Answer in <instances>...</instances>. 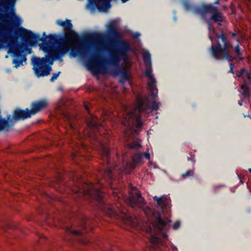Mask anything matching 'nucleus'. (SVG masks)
<instances>
[{
  "label": "nucleus",
  "instance_id": "f257e3e1",
  "mask_svg": "<svg viewBox=\"0 0 251 251\" xmlns=\"http://www.w3.org/2000/svg\"><path fill=\"white\" fill-rule=\"evenodd\" d=\"M16 0H0V49L6 48L8 52L16 53L17 38L15 29L22 23L16 14Z\"/></svg>",
  "mask_w": 251,
  "mask_h": 251
},
{
  "label": "nucleus",
  "instance_id": "f03ea898",
  "mask_svg": "<svg viewBox=\"0 0 251 251\" xmlns=\"http://www.w3.org/2000/svg\"><path fill=\"white\" fill-rule=\"evenodd\" d=\"M145 215L149 220V227L147 232L151 234L150 240L152 248L156 250L163 246V241L160 237L165 239L168 235L165 231L170 227L171 221L167 218L162 219L160 212L153 211L149 207L144 209Z\"/></svg>",
  "mask_w": 251,
  "mask_h": 251
},
{
  "label": "nucleus",
  "instance_id": "7ed1b4c3",
  "mask_svg": "<svg viewBox=\"0 0 251 251\" xmlns=\"http://www.w3.org/2000/svg\"><path fill=\"white\" fill-rule=\"evenodd\" d=\"M78 35L74 31L68 33L66 34V41L69 45L58 46L55 47L51 39L47 41V38L42 40L40 45V48L48 55L52 58H57L63 56L70 50V48L75 45L78 41Z\"/></svg>",
  "mask_w": 251,
  "mask_h": 251
},
{
  "label": "nucleus",
  "instance_id": "20e7f679",
  "mask_svg": "<svg viewBox=\"0 0 251 251\" xmlns=\"http://www.w3.org/2000/svg\"><path fill=\"white\" fill-rule=\"evenodd\" d=\"M159 107V103L155 101H153L152 104L150 105L149 103L148 100L147 99H138L135 107L131 111L127 112V109H125L127 112V115L124 118L122 121L123 125H127L128 126H134L137 128H140L142 126L140 118V113L141 111H147L149 109L152 110H156Z\"/></svg>",
  "mask_w": 251,
  "mask_h": 251
},
{
  "label": "nucleus",
  "instance_id": "39448f33",
  "mask_svg": "<svg viewBox=\"0 0 251 251\" xmlns=\"http://www.w3.org/2000/svg\"><path fill=\"white\" fill-rule=\"evenodd\" d=\"M216 46L212 45L211 47L212 56L216 59H226L232 61L233 57L228 55V48L229 44L227 42L224 35L218 36Z\"/></svg>",
  "mask_w": 251,
  "mask_h": 251
},
{
  "label": "nucleus",
  "instance_id": "423d86ee",
  "mask_svg": "<svg viewBox=\"0 0 251 251\" xmlns=\"http://www.w3.org/2000/svg\"><path fill=\"white\" fill-rule=\"evenodd\" d=\"M106 34L103 33L98 34L96 37V43L99 49L107 48V46L110 44L108 40L109 36H112L114 38H121L122 36L117 31V27L116 25L115 21H111L107 27Z\"/></svg>",
  "mask_w": 251,
  "mask_h": 251
},
{
  "label": "nucleus",
  "instance_id": "0eeeda50",
  "mask_svg": "<svg viewBox=\"0 0 251 251\" xmlns=\"http://www.w3.org/2000/svg\"><path fill=\"white\" fill-rule=\"evenodd\" d=\"M144 61L147 66L144 74L149 78L148 89L151 91L152 96L155 97L157 94V89L156 86V80L152 74L151 67V54L148 51L144 52L143 54Z\"/></svg>",
  "mask_w": 251,
  "mask_h": 251
},
{
  "label": "nucleus",
  "instance_id": "6e6552de",
  "mask_svg": "<svg viewBox=\"0 0 251 251\" xmlns=\"http://www.w3.org/2000/svg\"><path fill=\"white\" fill-rule=\"evenodd\" d=\"M31 60L33 66V69L38 77L47 76L50 74L51 68L47 65L48 60L46 56L41 58L34 56Z\"/></svg>",
  "mask_w": 251,
  "mask_h": 251
},
{
  "label": "nucleus",
  "instance_id": "1a4fd4ad",
  "mask_svg": "<svg viewBox=\"0 0 251 251\" xmlns=\"http://www.w3.org/2000/svg\"><path fill=\"white\" fill-rule=\"evenodd\" d=\"M194 12L199 14L204 19V16L207 13H211V19L215 22H222L223 16L221 12L218 11L217 8L211 4L203 5L201 8H195Z\"/></svg>",
  "mask_w": 251,
  "mask_h": 251
},
{
  "label": "nucleus",
  "instance_id": "9d476101",
  "mask_svg": "<svg viewBox=\"0 0 251 251\" xmlns=\"http://www.w3.org/2000/svg\"><path fill=\"white\" fill-rule=\"evenodd\" d=\"M120 50L119 52L114 50L111 52L112 59L113 62L118 63L119 61L120 57L123 56V59L126 63L127 67L129 68L131 66V63L128 61L127 56L126 52L130 49L129 45L126 42H123L120 45Z\"/></svg>",
  "mask_w": 251,
  "mask_h": 251
},
{
  "label": "nucleus",
  "instance_id": "9b49d317",
  "mask_svg": "<svg viewBox=\"0 0 251 251\" xmlns=\"http://www.w3.org/2000/svg\"><path fill=\"white\" fill-rule=\"evenodd\" d=\"M128 204L133 208H143L144 201L137 189L134 188L129 193Z\"/></svg>",
  "mask_w": 251,
  "mask_h": 251
},
{
  "label": "nucleus",
  "instance_id": "f8f14e48",
  "mask_svg": "<svg viewBox=\"0 0 251 251\" xmlns=\"http://www.w3.org/2000/svg\"><path fill=\"white\" fill-rule=\"evenodd\" d=\"M32 114L30 113V110L26 108L25 110H23L20 109H17L13 114V119L14 120H24L30 118Z\"/></svg>",
  "mask_w": 251,
  "mask_h": 251
},
{
  "label": "nucleus",
  "instance_id": "ddd939ff",
  "mask_svg": "<svg viewBox=\"0 0 251 251\" xmlns=\"http://www.w3.org/2000/svg\"><path fill=\"white\" fill-rule=\"evenodd\" d=\"M48 104L47 101L45 100L34 102L32 103V108L30 110L31 114L34 115L45 107Z\"/></svg>",
  "mask_w": 251,
  "mask_h": 251
},
{
  "label": "nucleus",
  "instance_id": "4468645a",
  "mask_svg": "<svg viewBox=\"0 0 251 251\" xmlns=\"http://www.w3.org/2000/svg\"><path fill=\"white\" fill-rule=\"evenodd\" d=\"M82 193L83 195H90L98 199H100L102 197L101 192L92 184L89 186V190L83 191Z\"/></svg>",
  "mask_w": 251,
  "mask_h": 251
},
{
  "label": "nucleus",
  "instance_id": "2eb2a0df",
  "mask_svg": "<svg viewBox=\"0 0 251 251\" xmlns=\"http://www.w3.org/2000/svg\"><path fill=\"white\" fill-rule=\"evenodd\" d=\"M238 77H241L245 84L251 83V73L244 69H242L237 75Z\"/></svg>",
  "mask_w": 251,
  "mask_h": 251
},
{
  "label": "nucleus",
  "instance_id": "dca6fc26",
  "mask_svg": "<svg viewBox=\"0 0 251 251\" xmlns=\"http://www.w3.org/2000/svg\"><path fill=\"white\" fill-rule=\"evenodd\" d=\"M153 200L156 201L158 205L161 208H163V207L168 205L169 203V200L165 196H162L161 197H158L155 196L153 198Z\"/></svg>",
  "mask_w": 251,
  "mask_h": 251
},
{
  "label": "nucleus",
  "instance_id": "f3484780",
  "mask_svg": "<svg viewBox=\"0 0 251 251\" xmlns=\"http://www.w3.org/2000/svg\"><path fill=\"white\" fill-rule=\"evenodd\" d=\"M26 58L24 55L19 54L16 55L13 61V63L15 65V67L17 68L21 65H23V62H25Z\"/></svg>",
  "mask_w": 251,
  "mask_h": 251
},
{
  "label": "nucleus",
  "instance_id": "a211bd4d",
  "mask_svg": "<svg viewBox=\"0 0 251 251\" xmlns=\"http://www.w3.org/2000/svg\"><path fill=\"white\" fill-rule=\"evenodd\" d=\"M56 23L58 25L62 26L65 30H70L73 27L71 21L69 20H66L65 21L58 20Z\"/></svg>",
  "mask_w": 251,
  "mask_h": 251
},
{
  "label": "nucleus",
  "instance_id": "6ab92c4d",
  "mask_svg": "<svg viewBox=\"0 0 251 251\" xmlns=\"http://www.w3.org/2000/svg\"><path fill=\"white\" fill-rule=\"evenodd\" d=\"M22 33L26 37L27 40L31 41L32 39H37L39 38L38 36L35 35L31 31L25 29H22Z\"/></svg>",
  "mask_w": 251,
  "mask_h": 251
},
{
  "label": "nucleus",
  "instance_id": "aec40b11",
  "mask_svg": "<svg viewBox=\"0 0 251 251\" xmlns=\"http://www.w3.org/2000/svg\"><path fill=\"white\" fill-rule=\"evenodd\" d=\"M142 158V154L141 153H137L135 154V155L132 158V162L130 165V168L131 169H134L135 166L141 162Z\"/></svg>",
  "mask_w": 251,
  "mask_h": 251
},
{
  "label": "nucleus",
  "instance_id": "412c9836",
  "mask_svg": "<svg viewBox=\"0 0 251 251\" xmlns=\"http://www.w3.org/2000/svg\"><path fill=\"white\" fill-rule=\"evenodd\" d=\"M120 82L123 84L124 89H126L124 86V84L126 83H127L129 85H130L129 75L127 73L123 74L120 79Z\"/></svg>",
  "mask_w": 251,
  "mask_h": 251
},
{
  "label": "nucleus",
  "instance_id": "4be33fe9",
  "mask_svg": "<svg viewBox=\"0 0 251 251\" xmlns=\"http://www.w3.org/2000/svg\"><path fill=\"white\" fill-rule=\"evenodd\" d=\"M109 153V150L106 146L101 145V155L103 157H105L106 159H108V155Z\"/></svg>",
  "mask_w": 251,
  "mask_h": 251
},
{
  "label": "nucleus",
  "instance_id": "5701e85b",
  "mask_svg": "<svg viewBox=\"0 0 251 251\" xmlns=\"http://www.w3.org/2000/svg\"><path fill=\"white\" fill-rule=\"evenodd\" d=\"M128 222L133 227H136L140 226V223L136 218H129L128 220Z\"/></svg>",
  "mask_w": 251,
  "mask_h": 251
},
{
  "label": "nucleus",
  "instance_id": "b1692460",
  "mask_svg": "<svg viewBox=\"0 0 251 251\" xmlns=\"http://www.w3.org/2000/svg\"><path fill=\"white\" fill-rule=\"evenodd\" d=\"M140 140H136L135 141V142H134L133 143L129 144L128 146H129V147L130 148H132V149H138V148H140L141 147V146L140 145Z\"/></svg>",
  "mask_w": 251,
  "mask_h": 251
},
{
  "label": "nucleus",
  "instance_id": "393cba45",
  "mask_svg": "<svg viewBox=\"0 0 251 251\" xmlns=\"http://www.w3.org/2000/svg\"><path fill=\"white\" fill-rule=\"evenodd\" d=\"M208 29L209 30V37L211 41H213V36L212 35V32L214 33L215 29L210 24V22H208Z\"/></svg>",
  "mask_w": 251,
  "mask_h": 251
},
{
  "label": "nucleus",
  "instance_id": "a878e982",
  "mask_svg": "<svg viewBox=\"0 0 251 251\" xmlns=\"http://www.w3.org/2000/svg\"><path fill=\"white\" fill-rule=\"evenodd\" d=\"M241 88L244 90L243 95L245 97H249L250 96V92L248 87L246 84L242 85L241 86Z\"/></svg>",
  "mask_w": 251,
  "mask_h": 251
},
{
  "label": "nucleus",
  "instance_id": "bb28decb",
  "mask_svg": "<svg viewBox=\"0 0 251 251\" xmlns=\"http://www.w3.org/2000/svg\"><path fill=\"white\" fill-rule=\"evenodd\" d=\"M60 72H58L57 73H54L53 74L52 76L50 78V81L51 82H53L54 81L55 79H57V78L58 77V76H59V74H60Z\"/></svg>",
  "mask_w": 251,
  "mask_h": 251
},
{
  "label": "nucleus",
  "instance_id": "cd10ccee",
  "mask_svg": "<svg viewBox=\"0 0 251 251\" xmlns=\"http://www.w3.org/2000/svg\"><path fill=\"white\" fill-rule=\"evenodd\" d=\"M193 174V171H192V170H189L187 172H186L185 173L183 174L182 175V176L183 177H185L187 176H191Z\"/></svg>",
  "mask_w": 251,
  "mask_h": 251
},
{
  "label": "nucleus",
  "instance_id": "c85d7f7f",
  "mask_svg": "<svg viewBox=\"0 0 251 251\" xmlns=\"http://www.w3.org/2000/svg\"><path fill=\"white\" fill-rule=\"evenodd\" d=\"M180 225V223L179 221L176 222L173 225V228L174 229H177Z\"/></svg>",
  "mask_w": 251,
  "mask_h": 251
},
{
  "label": "nucleus",
  "instance_id": "c756f323",
  "mask_svg": "<svg viewBox=\"0 0 251 251\" xmlns=\"http://www.w3.org/2000/svg\"><path fill=\"white\" fill-rule=\"evenodd\" d=\"M89 126L92 127H96L97 126V124L94 118L93 119V121L89 124Z\"/></svg>",
  "mask_w": 251,
  "mask_h": 251
},
{
  "label": "nucleus",
  "instance_id": "7c9ffc66",
  "mask_svg": "<svg viewBox=\"0 0 251 251\" xmlns=\"http://www.w3.org/2000/svg\"><path fill=\"white\" fill-rule=\"evenodd\" d=\"M68 230H69L70 232L76 235H79L81 233L80 231L76 230H71L69 228L68 229Z\"/></svg>",
  "mask_w": 251,
  "mask_h": 251
},
{
  "label": "nucleus",
  "instance_id": "2f4dec72",
  "mask_svg": "<svg viewBox=\"0 0 251 251\" xmlns=\"http://www.w3.org/2000/svg\"><path fill=\"white\" fill-rule=\"evenodd\" d=\"M77 52H75V50H72L71 52H70V56L71 57H74L77 56Z\"/></svg>",
  "mask_w": 251,
  "mask_h": 251
},
{
  "label": "nucleus",
  "instance_id": "473e14b6",
  "mask_svg": "<svg viewBox=\"0 0 251 251\" xmlns=\"http://www.w3.org/2000/svg\"><path fill=\"white\" fill-rule=\"evenodd\" d=\"M235 50V52H236V53L238 55H240V49H239V46L238 45H237L236 46Z\"/></svg>",
  "mask_w": 251,
  "mask_h": 251
},
{
  "label": "nucleus",
  "instance_id": "72a5a7b5",
  "mask_svg": "<svg viewBox=\"0 0 251 251\" xmlns=\"http://www.w3.org/2000/svg\"><path fill=\"white\" fill-rule=\"evenodd\" d=\"M142 154V155H144L145 157L148 159H149L150 158V154L149 152H144Z\"/></svg>",
  "mask_w": 251,
  "mask_h": 251
},
{
  "label": "nucleus",
  "instance_id": "f704fd0d",
  "mask_svg": "<svg viewBox=\"0 0 251 251\" xmlns=\"http://www.w3.org/2000/svg\"><path fill=\"white\" fill-rule=\"evenodd\" d=\"M183 4L186 10H189V5L187 2H184Z\"/></svg>",
  "mask_w": 251,
  "mask_h": 251
},
{
  "label": "nucleus",
  "instance_id": "c9c22d12",
  "mask_svg": "<svg viewBox=\"0 0 251 251\" xmlns=\"http://www.w3.org/2000/svg\"><path fill=\"white\" fill-rule=\"evenodd\" d=\"M233 68H234V65L231 63H230V71H229L230 72L233 73Z\"/></svg>",
  "mask_w": 251,
  "mask_h": 251
},
{
  "label": "nucleus",
  "instance_id": "e433bc0d",
  "mask_svg": "<svg viewBox=\"0 0 251 251\" xmlns=\"http://www.w3.org/2000/svg\"><path fill=\"white\" fill-rule=\"evenodd\" d=\"M140 36V34L138 33H134L132 34V37L134 38H137Z\"/></svg>",
  "mask_w": 251,
  "mask_h": 251
},
{
  "label": "nucleus",
  "instance_id": "4c0bfd02",
  "mask_svg": "<svg viewBox=\"0 0 251 251\" xmlns=\"http://www.w3.org/2000/svg\"><path fill=\"white\" fill-rule=\"evenodd\" d=\"M110 214H116V215H118V214H117L116 213V212L115 211H114L113 209H110Z\"/></svg>",
  "mask_w": 251,
  "mask_h": 251
},
{
  "label": "nucleus",
  "instance_id": "58836bf2",
  "mask_svg": "<svg viewBox=\"0 0 251 251\" xmlns=\"http://www.w3.org/2000/svg\"><path fill=\"white\" fill-rule=\"evenodd\" d=\"M172 251H177V249L174 246L172 247Z\"/></svg>",
  "mask_w": 251,
  "mask_h": 251
},
{
  "label": "nucleus",
  "instance_id": "ea45409f",
  "mask_svg": "<svg viewBox=\"0 0 251 251\" xmlns=\"http://www.w3.org/2000/svg\"><path fill=\"white\" fill-rule=\"evenodd\" d=\"M111 172V170L110 169H107V170L105 171V173H109Z\"/></svg>",
  "mask_w": 251,
  "mask_h": 251
},
{
  "label": "nucleus",
  "instance_id": "a19ab883",
  "mask_svg": "<svg viewBox=\"0 0 251 251\" xmlns=\"http://www.w3.org/2000/svg\"><path fill=\"white\" fill-rule=\"evenodd\" d=\"M239 104L240 105H242V100L239 101Z\"/></svg>",
  "mask_w": 251,
  "mask_h": 251
},
{
  "label": "nucleus",
  "instance_id": "79ce46f5",
  "mask_svg": "<svg viewBox=\"0 0 251 251\" xmlns=\"http://www.w3.org/2000/svg\"><path fill=\"white\" fill-rule=\"evenodd\" d=\"M132 130H133V132H138V130L137 129H133Z\"/></svg>",
  "mask_w": 251,
  "mask_h": 251
},
{
  "label": "nucleus",
  "instance_id": "37998d69",
  "mask_svg": "<svg viewBox=\"0 0 251 251\" xmlns=\"http://www.w3.org/2000/svg\"><path fill=\"white\" fill-rule=\"evenodd\" d=\"M85 108H86L87 110H88V107H87V106L85 105Z\"/></svg>",
  "mask_w": 251,
  "mask_h": 251
},
{
  "label": "nucleus",
  "instance_id": "c03bdc74",
  "mask_svg": "<svg viewBox=\"0 0 251 251\" xmlns=\"http://www.w3.org/2000/svg\"><path fill=\"white\" fill-rule=\"evenodd\" d=\"M232 36H236V34H235V33H233V34H232Z\"/></svg>",
  "mask_w": 251,
  "mask_h": 251
},
{
  "label": "nucleus",
  "instance_id": "a18cd8bd",
  "mask_svg": "<svg viewBox=\"0 0 251 251\" xmlns=\"http://www.w3.org/2000/svg\"><path fill=\"white\" fill-rule=\"evenodd\" d=\"M249 170L250 172L251 173V168L249 169Z\"/></svg>",
  "mask_w": 251,
  "mask_h": 251
}]
</instances>
